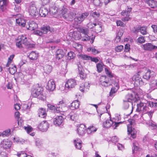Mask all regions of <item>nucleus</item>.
<instances>
[{"instance_id":"nucleus-9","label":"nucleus","mask_w":157,"mask_h":157,"mask_svg":"<svg viewBox=\"0 0 157 157\" xmlns=\"http://www.w3.org/2000/svg\"><path fill=\"white\" fill-rule=\"evenodd\" d=\"M48 25H43L40 30H36L34 32V34L42 36L44 34H47L48 32Z\"/></svg>"},{"instance_id":"nucleus-14","label":"nucleus","mask_w":157,"mask_h":157,"mask_svg":"<svg viewBox=\"0 0 157 157\" xmlns=\"http://www.w3.org/2000/svg\"><path fill=\"white\" fill-rule=\"evenodd\" d=\"M154 76L153 71L149 70H147L146 72L143 75V78L147 81L149 80L150 81L152 79L154 78Z\"/></svg>"},{"instance_id":"nucleus-57","label":"nucleus","mask_w":157,"mask_h":157,"mask_svg":"<svg viewBox=\"0 0 157 157\" xmlns=\"http://www.w3.org/2000/svg\"><path fill=\"white\" fill-rule=\"evenodd\" d=\"M17 41L16 43V45L18 48H21L22 47V44L21 41H20V39H18L17 40Z\"/></svg>"},{"instance_id":"nucleus-6","label":"nucleus","mask_w":157,"mask_h":157,"mask_svg":"<svg viewBox=\"0 0 157 157\" xmlns=\"http://www.w3.org/2000/svg\"><path fill=\"white\" fill-rule=\"evenodd\" d=\"M128 122L129 124H127V131L128 134H130L132 137L135 138L136 136V132L134 128L132 127V125H133V123L134 122L135 120L133 119H128Z\"/></svg>"},{"instance_id":"nucleus-23","label":"nucleus","mask_w":157,"mask_h":157,"mask_svg":"<svg viewBox=\"0 0 157 157\" xmlns=\"http://www.w3.org/2000/svg\"><path fill=\"white\" fill-rule=\"evenodd\" d=\"M86 128L85 125L83 124H81L77 129V132L80 136H82L85 133Z\"/></svg>"},{"instance_id":"nucleus-21","label":"nucleus","mask_w":157,"mask_h":157,"mask_svg":"<svg viewBox=\"0 0 157 157\" xmlns=\"http://www.w3.org/2000/svg\"><path fill=\"white\" fill-rule=\"evenodd\" d=\"M77 66L79 76L81 79H83L86 78V74L84 73V70L79 62L78 63Z\"/></svg>"},{"instance_id":"nucleus-34","label":"nucleus","mask_w":157,"mask_h":157,"mask_svg":"<svg viewBox=\"0 0 157 157\" xmlns=\"http://www.w3.org/2000/svg\"><path fill=\"white\" fill-rule=\"evenodd\" d=\"M94 26H92L93 28L94 27L95 29L98 32H100L102 30V25L101 24L97 23H94L93 24Z\"/></svg>"},{"instance_id":"nucleus-18","label":"nucleus","mask_w":157,"mask_h":157,"mask_svg":"<svg viewBox=\"0 0 157 157\" xmlns=\"http://www.w3.org/2000/svg\"><path fill=\"white\" fill-rule=\"evenodd\" d=\"M56 88V85L53 79H51L48 81L47 85L46 86V89L49 91L54 90Z\"/></svg>"},{"instance_id":"nucleus-24","label":"nucleus","mask_w":157,"mask_h":157,"mask_svg":"<svg viewBox=\"0 0 157 157\" xmlns=\"http://www.w3.org/2000/svg\"><path fill=\"white\" fill-rule=\"evenodd\" d=\"M145 3L152 8L157 7V2L154 0H144Z\"/></svg>"},{"instance_id":"nucleus-53","label":"nucleus","mask_w":157,"mask_h":157,"mask_svg":"<svg viewBox=\"0 0 157 157\" xmlns=\"http://www.w3.org/2000/svg\"><path fill=\"white\" fill-rule=\"evenodd\" d=\"M137 41L140 44L144 43L145 41L144 37L143 36L139 37L137 38Z\"/></svg>"},{"instance_id":"nucleus-19","label":"nucleus","mask_w":157,"mask_h":157,"mask_svg":"<svg viewBox=\"0 0 157 157\" xmlns=\"http://www.w3.org/2000/svg\"><path fill=\"white\" fill-rule=\"evenodd\" d=\"M64 118L62 116H57L53 119V123L56 126L63 125Z\"/></svg>"},{"instance_id":"nucleus-40","label":"nucleus","mask_w":157,"mask_h":157,"mask_svg":"<svg viewBox=\"0 0 157 157\" xmlns=\"http://www.w3.org/2000/svg\"><path fill=\"white\" fill-rule=\"evenodd\" d=\"M75 56V54L73 52L70 51L69 52L66 57L67 58V59L70 60L71 59H73Z\"/></svg>"},{"instance_id":"nucleus-42","label":"nucleus","mask_w":157,"mask_h":157,"mask_svg":"<svg viewBox=\"0 0 157 157\" xmlns=\"http://www.w3.org/2000/svg\"><path fill=\"white\" fill-rule=\"evenodd\" d=\"M79 12V10L78 9H75L73 10H71L70 13L71 15L72 16V18L76 16V15H78Z\"/></svg>"},{"instance_id":"nucleus-59","label":"nucleus","mask_w":157,"mask_h":157,"mask_svg":"<svg viewBox=\"0 0 157 157\" xmlns=\"http://www.w3.org/2000/svg\"><path fill=\"white\" fill-rule=\"evenodd\" d=\"M116 24L117 26L124 27L125 25V24L121 20L117 21Z\"/></svg>"},{"instance_id":"nucleus-27","label":"nucleus","mask_w":157,"mask_h":157,"mask_svg":"<svg viewBox=\"0 0 157 157\" xmlns=\"http://www.w3.org/2000/svg\"><path fill=\"white\" fill-rule=\"evenodd\" d=\"M18 39H20L22 44L26 46L29 44V41L27 40V37L25 35H23L18 36Z\"/></svg>"},{"instance_id":"nucleus-12","label":"nucleus","mask_w":157,"mask_h":157,"mask_svg":"<svg viewBox=\"0 0 157 157\" xmlns=\"http://www.w3.org/2000/svg\"><path fill=\"white\" fill-rule=\"evenodd\" d=\"M12 143L8 139H4L2 141L0 144V146L5 150L10 148Z\"/></svg>"},{"instance_id":"nucleus-28","label":"nucleus","mask_w":157,"mask_h":157,"mask_svg":"<svg viewBox=\"0 0 157 157\" xmlns=\"http://www.w3.org/2000/svg\"><path fill=\"white\" fill-rule=\"evenodd\" d=\"M149 84L150 88L154 90L157 89V80H155L154 77L149 82Z\"/></svg>"},{"instance_id":"nucleus-61","label":"nucleus","mask_w":157,"mask_h":157,"mask_svg":"<svg viewBox=\"0 0 157 157\" xmlns=\"http://www.w3.org/2000/svg\"><path fill=\"white\" fill-rule=\"evenodd\" d=\"M130 50V45L129 44H126L125 46L124 51L126 52H128Z\"/></svg>"},{"instance_id":"nucleus-17","label":"nucleus","mask_w":157,"mask_h":157,"mask_svg":"<svg viewBox=\"0 0 157 157\" xmlns=\"http://www.w3.org/2000/svg\"><path fill=\"white\" fill-rule=\"evenodd\" d=\"M76 81L73 79H68L66 82L65 86L68 89L74 88L76 85Z\"/></svg>"},{"instance_id":"nucleus-52","label":"nucleus","mask_w":157,"mask_h":157,"mask_svg":"<svg viewBox=\"0 0 157 157\" xmlns=\"http://www.w3.org/2000/svg\"><path fill=\"white\" fill-rule=\"evenodd\" d=\"M10 134V129H7L3 131L2 133V136L3 137L5 136H9Z\"/></svg>"},{"instance_id":"nucleus-5","label":"nucleus","mask_w":157,"mask_h":157,"mask_svg":"<svg viewBox=\"0 0 157 157\" xmlns=\"http://www.w3.org/2000/svg\"><path fill=\"white\" fill-rule=\"evenodd\" d=\"M78 31L85 35V37L82 38V40L83 41L90 40V43L92 44L93 43L95 39V36L92 37L91 39L90 37L88 35L89 32V30L88 28L85 27H79L78 29Z\"/></svg>"},{"instance_id":"nucleus-35","label":"nucleus","mask_w":157,"mask_h":157,"mask_svg":"<svg viewBox=\"0 0 157 157\" xmlns=\"http://www.w3.org/2000/svg\"><path fill=\"white\" fill-rule=\"evenodd\" d=\"M97 129L93 126H90L87 128V132L88 134H92L97 131Z\"/></svg>"},{"instance_id":"nucleus-43","label":"nucleus","mask_w":157,"mask_h":157,"mask_svg":"<svg viewBox=\"0 0 157 157\" xmlns=\"http://www.w3.org/2000/svg\"><path fill=\"white\" fill-rule=\"evenodd\" d=\"M35 72V70L34 69L30 68L27 70L26 73L28 74V75H30L29 78H32V75L34 74Z\"/></svg>"},{"instance_id":"nucleus-46","label":"nucleus","mask_w":157,"mask_h":157,"mask_svg":"<svg viewBox=\"0 0 157 157\" xmlns=\"http://www.w3.org/2000/svg\"><path fill=\"white\" fill-rule=\"evenodd\" d=\"M105 70L106 74H107L110 78H112V79H110V80H112V81H113V80H112V79L113 78L114 79V78H113L114 75L112 74L111 72L106 68H105Z\"/></svg>"},{"instance_id":"nucleus-2","label":"nucleus","mask_w":157,"mask_h":157,"mask_svg":"<svg viewBox=\"0 0 157 157\" xmlns=\"http://www.w3.org/2000/svg\"><path fill=\"white\" fill-rule=\"evenodd\" d=\"M43 88L39 86L38 84L34 85L31 88V96L34 98L38 97V98L42 100L45 99L46 97L43 94Z\"/></svg>"},{"instance_id":"nucleus-8","label":"nucleus","mask_w":157,"mask_h":157,"mask_svg":"<svg viewBox=\"0 0 157 157\" xmlns=\"http://www.w3.org/2000/svg\"><path fill=\"white\" fill-rule=\"evenodd\" d=\"M140 73L139 72L138 73H136L132 78V80L134 82V85L135 86H138L144 84L142 78L140 76Z\"/></svg>"},{"instance_id":"nucleus-29","label":"nucleus","mask_w":157,"mask_h":157,"mask_svg":"<svg viewBox=\"0 0 157 157\" xmlns=\"http://www.w3.org/2000/svg\"><path fill=\"white\" fill-rule=\"evenodd\" d=\"M38 115L39 117L44 118L47 115L45 109L43 108L39 109L38 110Z\"/></svg>"},{"instance_id":"nucleus-3","label":"nucleus","mask_w":157,"mask_h":157,"mask_svg":"<svg viewBox=\"0 0 157 157\" xmlns=\"http://www.w3.org/2000/svg\"><path fill=\"white\" fill-rule=\"evenodd\" d=\"M28 13L31 17L35 19L37 18L39 16L38 11L34 2H32L29 4L28 9Z\"/></svg>"},{"instance_id":"nucleus-4","label":"nucleus","mask_w":157,"mask_h":157,"mask_svg":"<svg viewBox=\"0 0 157 157\" xmlns=\"http://www.w3.org/2000/svg\"><path fill=\"white\" fill-rule=\"evenodd\" d=\"M66 106V104L63 101H60L56 106L50 104H47V106L48 109L53 110L56 113H59L60 112L62 111L63 110H62V107H64Z\"/></svg>"},{"instance_id":"nucleus-16","label":"nucleus","mask_w":157,"mask_h":157,"mask_svg":"<svg viewBox=\"0 0 157 157\" xmlns=\"http://www.w3.org/2000/svg\"><path fill=\"white\" fill-rule=\"evenodd\" d=\"M141 47L145 51H151L153 50L157 49V46L153 45L151 43H147L141 46Z\"/></svg>"},{"instance_id":"nucleus-30","label":"nucleus","mask_w":157,"mask_h":157,"mask_svg":"<svg viewBox=\"0 0 157 157\" xmlns=\"http://www.w3.org/2000/svg\"><path fill=\"white\" fill-rule=\"evenodd\" d=\"M90 86V84L87 82L82 83L80 86L79 90L83 92L85 90L89 89Z\"/></svg>"},{"instance_id":"nucleus-48","label":"nucleus","mask_w":157,"mask_h":157,"mask_svg":"<svg viewBox=\"0 0 157 157\" xmlns=\"http://www.w3.org/2000/svg\"><path fill=\"white\" fill-rule=\"evenodd\" d=\"M96 67L97 69V71L98 72L100 73L103 70V64L101 63H98L96 64Z\"/></svg>"},{"instance_id":"nucleus-41","label":"nucleus","mask_w":157,"mask_h":157,"mask_svg":"<svg viewBox=\"0 0 157 157\" xmlns=\"http://www.w3.org/2000/svg\"><path fill=\"white\" fill-rule=\"evenodd\" d=\"M62 17H63L64 19L67 21H70L72 19V16H71L70 13H67L64 14V15H62Z\"/></svg>"},{"instance_id":"nucleus-37","label":"nucleus","mask_w":157,"mask_h":157,"mask_svg":"<svg viewBox=\"0 0 157 157\" xmlns=\"http://www.w3.org/2000/svg\"><path fill=\"white\" fill-rule=\"evenodd\" d=\"M38 55L36 54L34 52H32L28 56L30 59L35 60L37 59Z\"/></svg>"},{"instance_id":"nucleus-11","label":"nucleus","mask_w":157,"mask_h":157,"mask_svg":"<svg viewBox=\"0 0 157 157\" xmlns=\"http://www.w3.org/2000/svg\"><path fill=\"white\" fill-rule=\"evenodd\" d=\"M100 84L105 87H108L112 84V82L109 81V78L106 76L102 75L100 77L99 79Z\"/></svg>"},{"instance_id":"nucleus-54","label":"nucleus","mask_w":157,"mask_h":157,"mask_svg":"<svg viewBox=\"0 0 157 157\" xmlns=\"http://www.w3.org/2000/svg\"><path fill=\"white\" fill-rule=\"evenodd\" d=\"M67 9L64 6H63L61 10L60 11V13L62 15H64V14L67 13Z\"/></svg>"},{"instance_id":"nucleus-20","label":"nucleus","mask_w":157,"mask_h":157,"mask_svg":"<svg viewBox=\"0 0 157 157\" xmlns=\"http://www.w3.org/2000/svg\"><path fill=\"white\" fill-rule=\"evenodd\" d=\"M66 51L65 49H59L56 52V59L59 60L61 59L66 54Z\"/></svg>"},{"instance_id":"nucleus-1","label":"nucleus","mask_w":157,"mask_h":157,"mask_svg":"<svg viewBox=\"0 0 157 157\" xmlns=\"http://www.w3.org/2000/svg\"><path fill=\"white\" fill-rule=\"evenodd\" d=\"M144 101H141L137 104V108L136 111L138 113L141 112L144 113H147L149 106L153 108L157 107V102L148 101L146 100H144Z\"/></svg>"},{"instance_id":"nucleus-63","label":"nucleus","mask_w":157,"mask_h":157,"mask_svg":"<svg viewBox=\"0 0 157 157\" xmlns=\"http://www.w3.org/2000/svg\"><path fill=\"white\" fill-rule=\"evenodd\" d=\"M151 28L153 29V31L155 33H157V25H152L151 26Z\"/></svg>"},{"instance_id":"nucleus-45","label":"nucleus","mask_w":157,"mask_h":157,"mask_svg":"<svg viewBox=\"0 0 157 157\" xmlns=\"http://www.w3.org/2000/svg\"><path fill=\"white\" fill-rule=\"evenodd\" d=\"M58 8L55 6L52 7H50L49 11L53 14H56L58 12Z\"/></svg>"},{"instance_id":"nucleus-13","label":"nucleus","mask_w":157,"mask_h":157,"mask_svg":"<svg viewBox=\"0 0 157 157\" xmlns=\"http://www.w3.org/2000/svg\"><path fill=\"white\" fill-rule=\"evenodd\" d=\"M88 12H85L82 13L81 14L78 13V15L75 18V21L80 23L83 21L89 15Z\"/></svg>"},{"instance_id":"nucleus-36","label":"nucleus","mask_w":157,"mask_h":157,"mask_svg":"<svg viewBox=\"0 0 157 157\" xmlns=\"http://www.w3.org/2000/svg\"><path fill=\"white\" fill-rule=\"evenodd\" d=\"M147 124L149 125L151 129L157 130V124L154 122L150 121L147 122Z\"/></svg>"},{"instance_id":"nucleus-47","label":"nucleus","mask_w":157,"mask_h":157,"mask_svg":"<svg viewBox=\"0 0 157 157\" xmlns=\"http://www.w3.org/2000/svg\"><path fill=\"white\" fill-rule=\"evenodd\" d=\"M141 28V26L139 25L138 26H135L132 29V33L136 34L140 32V29Z\"/></svg>"},{"instance_id":"nucleus-50","label":"nucleus","mask_w":157,"mask_h":157,"mask_svg":"<svg viewBox=\"0 0 157 157\" xmlns=\"http://www.w3.org/2000/svg\"><path fill=\"white\" fill-rule=\"evenodd\" d=\"M129 102L127 100L124 99L123 100V108L124 109H127L128 108L129 106V104L128 103Z\"/></svg>"},{"instance_id":"nucleus-15","label":"nucleus","mask_w":157,"mask_h":157,"mask_svg":"<svg viewBox=\"0 0 157 157\" xmlns=\"http://www.w3.org/2000/svg\"><path fill=\"white\" fill-rule=\"evenodd\" d=\"M49 125L46 121H43L41 122L37 126L38 128L41 131H46L49 128Z\"/></svg>"},{"instance_id":"nucleus-22","label":"nucleus","mask_w":157,"mask_h":157,"mask_svg":"<svg viewBox=\"0 0 157 157\" xmlns=\"http://www.w3.org/2000/svg\"><path fill=\"white\" fill-rule=\"evenodd\" d=\"M38 27L37 24L34 21H29L28 23V25H26V28L27 29L33 30L36 28Z\"/></svg>"},{"instance_id":"nucleus-62","label":"nucleus","mask_w":157,"mask_h":157,"mask_svg":"<svg viewBox=\"0 0 157 157\" xmlns=\"http://www.w3.org/2000/svg\"><path fill=\"white\" fill-rule=\"evenodd\" d=\"M36 146L38 147H40L42 146V142L39 140H36Z\"/></svg>"},{"instance_id":"nucleus-49","label":"nucleus","mask_w":157,"mask_h":157,"mask_svg":"<svg viewBox=\"0 0 157 157\" xmlns=\"http://www.w3.org/2000/svg\"><path fill=\"white\" fill-rule=\"evenodd\" d=\"M9 69L10 73L12 74H14L17 71L16 67L15 66H14L12 67H10Z\"/></svg>"},{"instance_id":"nucleus-7","label":"nucleus","mask_w":157,"mask_h":157,"mask_svg":"<svg viewBox=\"0 0 157 157\" xmlns=\"http://www.w3.org/2000/svg\"><path fill=\"white\" fill-rule=\"evenodd\" d=\"M113 81L112 82L111 85H112L113 87L111 89L109 92V95L110 96H112V95L117 91L119 88V81L118 79L114 78H113L112 80Z\"/></svg>"},{"instance_id":"nucleus-60","label":"nucleus","mask_w":157,"mask_h":157,"mask_svg":"<svg viewBox=\"0 0 157 157\" xmlns=\"http://www.w3.org/2000/svg\"><path fill=\"white\" fill-rule=\"evenodd\" d=\"M81 56L83 59L85 60H88L90 59V58H91V56H88L85 55H82Z\"/></svg>"},{"instance_id":"nucleus-64","label":"nucleus","mask_w":157,"mask_h":157,"mask_svg":"<svg viewBox=\"0 0 157 157\" xmlns=\"http://www.w3.org/2000/svg\"><path fill=\"white\" fill-rule=\"evenodd\" d=\"M90 51H91L94 54H98L99 52L94 48H90Z\"/></svg>"},{"instance_id":"nucleus-56","label":"nucleus","mask_w":157,"mask_h":157,"mask_svg":"<svg viewBox=\"0 0 157 157\" xmlns=\"http://www.w3.org/2000/svg\"><path fill=\"white\" fill-rule=\"evenodd\" d=\"M92 2H93L96 6H100L101 5L100 0H93Z\"/></svg>"},{"instance_id":"nucleus-55","label":"nucleus","mask_w":157,"mask_h":157,"mask_svg":"<svg viewBox=\"0 0 157 157\" xmlns=\"http://www.w3.org/2000/svg\"><path fill=\"white\" fill-rule=\"evenodd\" d=\"M24 129L28 134H29L33 130L32 127L29 126L27 127H24Z\"/></svg>"},{"instance_id":"nucleus-10","label":"nucleus","mask_w":157,"mask_h":157,"mask_svg":"<svg viewBox=\"0 0 157 157\" xmlns=\"http://www.w3.org/2000/svg\"><path fill=\"white\" fill-rule=\"evenodd\" d=\"M128 9L127 10H123L121 13V14L124 16L121 19L124 21H128L131 20V18L129 17L130 13L132 10V8H129L127 6Z\"/></svg>"},{"instance_id":"nucleus-33","label":"nucleus","mask_w":157,"mask_h":157,"mask_svg":"<svg viewBox=\"0 0 157 157\" xmlns=\"http://www.w3.org/2000/svg\"><path fill=\"white\" fill-rule=\"evenodd\" d=\"M44 72L46 74L50 73L52 69V67L50 65L46 64L43 67Z\"/></svg>"},{"instance_id":"nucleus-32","label":"nucleus","mask_w":157,"mask_h":157,"mask_svg":"<svg viewBox=\"0 0 157 157\" xmlns=\"http://www.w3.org/2000/svg\"><path fill=\"white\" fill-rule=\"evenodd\" d=\"M74 143L76 148L80 149L82 147V141L79 139H77L74 140Z\"/></svg>"},{"instance_id":"nucleus-58","label":"nucleus","mask_w":157,"mask_h":157,"mask_svg":"<svg viewBox=\"0 0 157 157\" xmlns=\"http://www.w3.org/2000/svg\"><path fill=\"white\" fill-rule=\"evenodd\" d=\"M123 48V46L121 45L118 46L116 47L115 49L117 52H120L122 50Z\"/></svg>"},{"instance_id":"nucleus-25","label":"nucleus","mask_w":157,"mask_h":157,"mask_svg":"<svg viewBox=\"0 0 157 157\" xmlns=\"http://www.w3.org/2000/svg\"><path fill=\"white\" fill-rule=\"evenodd\" d=\"M80 105V102L78 100H75L69 105V107L72 110H74L78 108Z\"/></svg>"},{"instance_id":"nucleus-38","label":"nucleus","mask_w":157,"mask_h":157,"mask_svg":"<svg viewBox=\"0 0 157 157\" xmlns=\"http://www.w3.org/2000/svg\"><path fill=\"white\" fill-rule=\"evenodd\" d=\"M134 95L132 94L129 93L125 97V100H127L129 102H132V101L134 100Z\"/></svg>"},{"instance_id":"nucleus-44","label":"nucleus","mask_w":157,"mask_h":157,"mask_svg":"<svg viewBox=\"0 0 157 157\" xmlns=\"http://www.w3.org/2000/svg\"><path fill=\"white\" fill-rule=\"evenodd\" d=\"M141 28L140 29V32L143 35H146L147 33V27L143 26H141Z\"/></svg>"},{"instance_id":"nucleus-51","label":"nucleus","mask_w":157,"mask_h":157,"mask_svg":"<svg viewBox=\"0 0 157 157\" xmlns=\"http://www.w3.org/2000/svg\"><path fill=\"white\" fill-rule=\"evenodd\" d=\"M17 156L18 157H32L31 156L27 155L25 153V152L22 151L20 153H18Z\"/></svg>"},{"instance_id":"nucleus-39","label":"nucleus","mask_w":157,"mask_h":157,"mask_svg":"<svg viewBox=\"0 0 157 157\" xmlns=\"http://www.w3.org/2000/svg\"><path fill=\"white\" fill-rule=\"evenodd\" d=\"M76 115L73 112H71L69 114H67L66 116V117L70 120L74 121L76 119L75 117Z\"/></svg>"},{"instance_id":"nucleus-26","label":"nucleus","mask_w":157,"mask_h":157,"mask_svg":"<svg viewBox=\"0 0 157 157\" xmlns=\"http://www.w3.org/2000/svg\"><path fill=\"white\" fill-rule=\"evenodd\" d=\"M39 16L42 17H45L48 13V10L44 7H41L39 10Z\"/></svg>"},{"instance_id":"nucleus-31","label":"nucleus","mask_w":157,"mask_h":157,"mask_svg":"<svg viewBox=\"0 0 157 157\" xmlns=\"http://www.w3.org/2000/svg\"><path fill=\"white\" fill-rule=\"evenodd\" d=\"M113 124V122L111 119L107 120L103 123V126L104 128H109Z\"/></svg>"}]
</instances>
